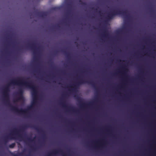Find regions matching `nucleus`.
I'll return each mask as SVG.
<instances>
[{"instance_id": "1", "label": "nucleus", "mask_w": 156, "mask_h": 156, "mask_svg": "<svg viewBox=\"0 0 156 156\" xmlns=\"http://www.w3.org/2000/svg\"><path fill=\"white\" fill-rule=\"evenodd\" d=\"M37 93L31 81L18 77L11 80L4 89L3 100L12 111L26 115L36 104Z\"/></svg>"}, {"instance_id": "2", "label": "nucleus", "mask_w": 156, "mask_h": 156, "mask_svg": "<svg viewBox=\"0 0 156 156\" xmlns=\"http://www.w3.org/2000/svg\"><path fill=\"white\" fill-rule=\"evenodd\" d=\"M32 128L36 130L39 132L41 133L42 135V138L45 139L46 138V135L44 131L41 129V128H38L35 126H31L29 124L25 125L22 126L19 129L16 128H14L12 131V133H11L9 135L5 137L4 138V141L5 144H6L9 140H12L15 139L14 137L15 136H17L19 139H23V137L20 133H23L25 129L28 128Z\"/></svg>"}, {"instance_id": "3", "label": "nucleus", "mask_w": 156, "mask_h": 156, "mask_svg": "<svg viewBox=\"0 0 156 156\" xmlns=\"http://www.w3.org/2000/svg\"><path fill=\"white\" fill-rule=\"evenodd\" d=\"M86 83L90 84L94 87L96 91H98V88L94 82L87 81L85 79L81 78H80L79 79L78 81L77 82L73 83L72 86H69V87L71 88V89H69V90L73 92H76L80 85Z\"/></svg>"}, {"instance_id": "4", "label": "nucleus", "mask_w": 156, "mask_h": 156, "mask_svg": "<svg viewBox=\"0 0 156 156\" xmlns=\"http://www.w3.org/2000/svg\"><path fill=\"white\" fill-rule=\"evenodd\" d=\"M118 15H121L126 18H128L129 17L127 10H121L117 9L114 10L110 13H108L107 16L105 18L107 20L111 19L114 16Z\"/></svg>"}, {"instance_id": "5", "label": "nucleus", "mask_w": 156, "mask_h": 156, "mask_svg": "<svg viewBox=\"0 0 156 156\" xmlns=\"http://www.w3.org/2000/svg\"><path fill=\"white\" fill-rule=\"evenodd\" d=\"M76 99L82 107H85L87 106H90L93 104V102H91L88 104L83 102L82 99L78 96L77 97Z\"/></svg>"}, {"instance_id": "6", "label": "nucleus", "mask_w": 156, "mask_h": 156, "mask_svg": "<svg viewBox=\"0 0 156 156\" xmlns=\"http://www.w3.org/2000/svg\"><path fill=\"white\" fill-rule=\"evenodd\" d=\"M61 104L63 107L68 108V111H71L74 112H78V111L76 110L73 107L71 106H67L64 102L61 103Z\"/></svg>"}, {"instance_id": "7", "label": "nucleus", "mask_w": 156, "mask_h": 156, "mask_svg": "<svg viewBox=\"0 0 156 156\" xmlns=\"http://www.w3.org/2000/svg\"><path fill=\"white\" fill-rule=\"evenodd\" d=\"M34 13L37 16L41 17H43L46 16V13L44 12H40L38 11L37 10H35Z\"/></svg>"}, {"instance_id": "8", "label": "nucleus", "mask_w": 156, "mask_h": 156, "mask_svg": "<svg viewBox=\"0 0 156 156\" xmlns=\"http://www.w3.org/2000/svg\"><path fill=\"white\" fill-rule=\"evenodd\" d=\"M29 47L33 51L34 53L35 54L36 52V49L38 50L39 48H37L36 46V44L34 43H33L31 44H29Z\"/></svg>"}, {"instance_id": "9", "label": "nucleus", "mask_w": 156, "mask_h": 156, "mask_svg": "<svg viewBox=\"0 0 156 156\" xmlns=\"http://www.w3.org/2000/svg\"><path fill=\"white\" fill-rule=\"evenodd\" d=\"M58 153H60L61 154H62L63 156H66V155L64 154H63V151L61 150L54 151L52 152L49 153L48 156H51V155L53 154H55Z\"/></svg>"}, {"instance_id": "10", "label": "nucleus", "mask_w": 156, "mask_h": 156, "mask_svg": "<svg viewBox=\"0 0 156 156\" xmlns=\"http://www.w3.org/2000/svg\"><path fill=\"white\" fill-rule=\"evenodd\" d=\"M103 37H105L108 36V33L107 30L106 29H103Z\"/></svg>"}, {"instance_id": "11", "label": "nucleus", "mask_w": 156, "mask_h": 156, "mask_svg": "<svg viewBox=\"0 0 156 156\" xmlns=\"http://www.w3.org/2000/svg\"><path fill=\"white\" fill-rule=\"evenodd\" d=\"M122 69H123V73L122 74H124L125 76H126V73L128 71V69L126 68V67H122Z\"/></svg>"}, {"instance_id": "12", "label": "nucleus", "mask_w": 156, "mask_h": 156, "mask_svg": "<svg viewBox=\"0 0 156 156\" xmlns=\"http://www.w3.org/2000/svg\"><path fill=\"white\" fill-rule=\"evenodd\" d=\"M63 53L65 54L66 57L69 59L70 57V54L65 51H62Z\"/></svg>"}, {"instance_id": "13", "label": "nucleus", "mask_w": 156, "mask_h": 156, "mask_svg": "<svg viewBox=\"0 0 156 156\" xmlns=\"http://www.w3.org/2000/svg\"><path fill=\"white\" fill-rule=\"evenodd\" d=\"M23 90L22 89L19 90L18 94L20 95L21 97H23Z\"/></svg>"}, {"instance_id": "14", "label": "nucleus", "mask_w": 156, "mask_h": 156, "mask_svg": "<svg viewBox=\"0 0 156 156\" xmlns=\"http://www.w3.org/2000/svg\"><path fill=\"white\" fill-rule=\"evenodd\" d=\"M15 146V143H13L9 145V147L10 148H13Z\"/></svg>"}, {"instance_id": "15", "label": "nucleus", "mask_w": 156, "mask_h": 156, "mask_svg": "<svg viewBox=\"0 0 156 156\" xmlns=\"http://www.w3.org/2000/svg\"><path fill=\"white\" fill-rule=\"evenodd\" d=\"M79 4L81 5H84L86 4L85 2H83L81 0H79Z\"/></svg>"}, {"instance_id": "16", "label": "nucleus", "mask_w": 156, "mask_h": 156, "mask_svg": "<svg viewBox=\"0 0 156 156\" xmlns=\"http://www.w3.org/2000/svg\"><path fill=\"white\" fill-rule=\"evenodd\" d=\"M12 154L13 156H21L23 154V153H20L18 154L12 153Z\"/></svg>"}, {"instance_id": "17", "label": "nucleus", "mask_w": 156, "mask_h": 156, "mask_svg": "<svg viewBox=\"0 0 156 156\" xmlns=\"http://www.w3.org/2000/svg\"><path fill=\"white\" fill-rule=\"evenodd\" d=\"M35 138H34V139H31L30 138H28L27 139V140H28V141H30V142H32L33 141H34V139Z\"/></svg>"}, {"instance_id": "18", "label": "nucleus", "mask_w": 156, "mask_h": 156, "mask_svg": "<svg viewBox=\"0 0 156 156\" xmlns=\"http://www.w3.org/2000/svg\"><path fill=\"white\" fill-rule=\"evenodd\" d=\"M31 148L33 150L35 151L37 150V149L38 148H36L35 147H31Z\"/></svg>"}, {"instance_id": "19", "label": "nucleus", "mask_w": 156, "mask_h": 156, "mask_svg": "<svg viewBox=\"0 0 156 156\" xmlns=\"http://www.w3.org/2000/svg\"><path fill=\"white\" fill-rule=\"evenodd\" d=\"M67 5L68 6L70 7L71 6V3L69 2L68 3H67Z\"/></svg>"}, {"instance_id": "20", "label": "nucleus", "mask_w": 156, "mask_h": 156, "mask_svg": "<svg viewBox=\"0 0 156 156\" xmlns=\"http://www.w3.org/2000/svg\"><path fill=\"white\" fill-rule=\"evenodd\" d=\"M38 69H37L36 70H34V72L35 73H37L38 72Z\"/></svg>"}, {"instance_id": "21", "label": "nucleus", "mask_w": 156, "mask_h": 156, "mask_svg": "<svg viewBox=\"0 0 156 156\" xmlns=\"http://www.w3.org/2000/svg\"><path fill=\"white\" fill-rule=\"evenodd\" d=\"M150 12L151 13H153L154 12V11L151 8L150 9Z\"/></svg>"}, {"instance_id": "22", "label": "nucleus", "mask_w": 156, "mask_h": 156, "mask_svg": "<svg viewBox=\"0 0 156 156\" xmlns=\"http://www.w3.org/2000/svg\"><path fill=\"white\" fill-rule=\"evenodd\" d=\"M55 27H58V28L60 27L59 25L58 24H57Z\"/></svg>"}, {"instance_id": "23", "label": "nucleus", "mask_w": 156, "mask_h": 156, "mask_svg": "<svg viewBox=\"0 0 156 156\" xmlns=\"http://www.w3.org/2000/svg\"><path fill=\"white\" fill-rule=\"evenodd\" d=\"M98 13H99V14H100V15L101 16V14H102V13L101 11H98Z\"/></svg>"}, {"instance_id": "24", "label": "nucleus", "mask_w": 156, "mask_h": 156, "mask_svg": "<svg viewBox=\"0 0 156 156\" xmlns=\"http://www.w3.org/2000/svg\"><path fill=\"white\" fill-rule=\"evenodd\" d=\"M29 78H27L26 79L27 80H29Z\"/></svg>"}, {"instance_id": "25", "label": "nucleus", "mask_w": 156, "mask_h": 156, "mask_svg": "<svg viewBox=\"0 0 156 156\" xmlns=\"http://www.w3.org/2000/svg\"><path fill=\"white\" fill-rule=\"evenodd\" d=\"M35 60H36V61H38V59H37V58H35Z\"/></svg>"}, {"instance_id": "26", "label": "nucleus", "mask_w": 156, "mask_h": 156, "mask_svg": "<svg viewBox=\"0 0 156 156\" xmlns=\"http://www.w3.org/2000/svg\"><path fill=\"white\" fill-rule=\"evenodd\" d=\"M30 18H32V17H31V15H30Z\"/></svg>"}, {"instance_id": "27", "label": "nucleus", "mask_w": 156, "mask_h": 156, "mask_svg": "<svg viewBox=\"0 0 156 156\" xmlns=\"http://www.w3.org/2000/svg\"><path fill=\"white\" fill-rule=\"evenodd\" d=\"M69 13H69V11H68V14H69Z\"/></svg>"}, {"instance_id": "28", "label": "nucleus", "mask_w": 156, "mask_h": 156, "mask_svg": "<svg viewBox=\"0 0 156 156\" xmlns=\"http://www.w3.org/2000/svg\"><path fill=\"white\" fill-rule=\"evenodd\" d=\"M6 53L8 54H9V53L8 52H6Z\"/></svg>"}, {"instance_id": "29", "label": "nucleus", "mask_w": 156, "mask_h": 156, "mask_svg": "<svg viewBox=\"0 0 156 156\" xmlns=\"http://www.w3.org/2000/svg\"><path fill=\"white\" fill-rule=\"evenodd\" d=\"M80 135H78V137H80Z\"/></svg>"}, {"instance_id": "30", "label": "nucleus", "mask_w": 156, "mask_h": 156, "mask_svg": "<svg viewBox=\"0 0 156 156\" xmlns=\"http://www.w3.org/2000/svg\"><path fill=\"white\" fill-rule=\"evenodd\" d=\"M21 50H22V49L21 48V49H20V51H21Z\"/></svg>"}, {"instance_id": "31", "label": "nucleus", "mask_w": 156, "mask_h": 156, "mask_svg": "<svg viewBox=\"0 0 156 156\" xmlns=\"http://www.w3.org/2000/svg\"><path fill=\"white\" fill-rule=\"evenodd\" d=\"M106 20H105V21H104V22H106Z\"/></svg>"}, {"instance_id": "32", "label": "nucleus", "mask_w": 156, "mask_h": 156, "mask_svg": "<svg viewBox=\"0 0 156 156\" xmlns=\"http://www.w3.org/2000/svg\"><path fill=\"white\" fill-rule=\"evenodd\" d=\"M85 72H86V71H85L84 72H83V73H84Z\"/></svg>"}, {"instance_id": "33", "label": "nucleus", "mask_w": 156, "mask_h": 156, "mask_svg": "<svg viewBox=\"0 0 156 156\" xmlns=\"http://www.w3.org/2000/svg\"><path fill=\"white\" fill-rule=\"evenodd\" d=\"M17 101V100H16V101Z\"/></svg>"}]
</instances>
